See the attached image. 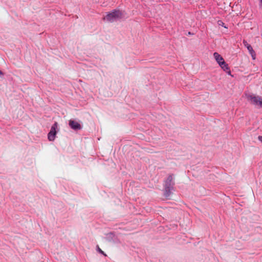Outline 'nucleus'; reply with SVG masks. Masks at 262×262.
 Here are the masks:
<instances>
[{"label": "nucleus", "mask_w": 262, "mask_h": 262, "mask_svg": "<svg viewBox=\"0 0 262 262\" xmlns=\"http://www.w3.org/2000/svg\"><path fill=\"white\" fill-rule=\"evenodd\" d=\"M2 75H3V73L1 71H0V76H1Z\"/></svg>", "instance_id": "f8f14e48"}, {"label": "nucleus", "mask_w": 262, "mask_h": 262, "mask_svg": "<svg viewBox=\"0 0 262 262\" xmlns=\"http://www.w3.org/2000/svg\"><path fill=\"white\" fill-rule=\"evenodd\" d=\"M246 97L248 101L252 104L262 108V98L260 96L254 94H248L246 95Z\"/></svg>", "instance_id": "f03ea898"}, {"label": "nucleus", "mask_w": 262, "mask_h": 262, "mask_svg": "<svg viewBox=\"0 0 262 262\" xmlns=\"http://www.w3.org/2000/svg\"><path fill=\"white\" fill-rule=\"evenodd\" d=\"M58 124L55 122L52 126L51 130L48 135V138L49 141H53L55 140V136L56 135V129L57 128Z\"/></svg>", "instance_id": "20e7f679"}, {"label": "nucleus", "mask_w": 262, "mask_h": 262, "mask_svg": "<svg viewBox=\"0 0 262 262\" xmlns=\"http://www.w3.org/2000/svg\"><path fill=\"white\" fill-rule=\"evenodd\" d=\"M122 13L119 10H114L105 16V19L109 21H114L116 18L121 16Z\"/></svg>", "instance_id": "7ed1b4c3"}, {"label": "nucleus", "mask_w": 262, "mask_h": 262, "mask_svg": "<svg viewBox=\"0 0 262 262\" xmlns=\"http://www.w3.org/2000/svg\"><path fill=\"white\" fill-rule=\"evenodd\" d=\"M218 24H219V25H221V26H224L225 28H226L225 26H224V23H223L222 21H218Z\"/></svg>", "instance_id": "9d476101"}, {"label": "nucleus", "mask_w": 262, "mask_h": 262, "mask_svg": "<svg viewBox=\"0 0 262 262\" xmlns=\"http://www.w3.org/2000/svg\"><path fill=\"white\" fill-rule=\"evenodd\" d=\"M258 139L259 141L261 142H262V136H259L258 137Z\"/></svg>", "instance_id": "9b49d317"}, {"label": "nucleus", "mask_w": 262, "mask_h": 262, "mask_svg": "<svg viewBox=\"0 0 262 262\" xmlns=\"http://www.w3.org/2000/svg\"><path fill=\"white\" fill-rule=\"evenodd\" d=\"M97 251L99 253L104 255V256H106V255L104 253V252L99 248V246H98V245L97 246Z\"/></svg>", "instance_id": "1a4fd4ad"}, {"label": "nucleus", "mask_w": 262, "mask_h": 262, "mask_svg": "<svg viewBox=\"0 0 262 262\" xmlns=\"http://www.w3.org/2000/svg\"><path fill=\"white\" fill-rule=\"evenodd\" d=\"M221 64L220 66L221 68L226 72L228 75H231L230 69L225 61H223L221 62Z\"/></svg>", "instance_id": "0eeeda50"}, {"label": "nucleus", "mask_w": 262, "mask_h": 262, "mask_svg": "<svg viewBox=\"0 0 262 262\" xmlns=\"http://www.w3.org/2000/svg\"><path fill=\"white\" fill-rule=\"evenodd\" d=\"M213 56L216 61V62L218 63L219 66L221 64V62L223 61H225L224 58L221 56V55H220L218 53L215 52L213 54Z\"/></svg>", "instance_id": "6e6552de"}, {"label": "nucleus", "mask_w": 262, "mask_h": 262, "mask_svg": "<svg viewBox=\"0 0 262 262\" xmlns=\"http://www.w3.org/2000/svg\"><path fill=\"white\" fill-rule=\"evenodd\" d=\"M243 42L245 47L247 48L250 54L251 55L252 59H255L256 58V53L251 46L249 45L246 40H244Z\"/></svg>", "instance_id": "39448f33"}, {"label": "nucleus", "mask_w": 262, "mask_h": 262, "mask_svg": "<svg viewBox=\"0 0 262 262\" xmlns=\"http://www.w3.org/2000/svg\"><path fill=\"white\" fill-rule=\"evenodd\" d=\"M174 185L173 175L169 174L165 180L164 184V195L166 197H168L171 194V191L173 190Z\"/></svg>", "instance_id": "f257e3e1"}, {"label": "nucleus", "mask_w": 262, "mask_h": 262, "mask_svg": "<svg viewBox=\"0 0 262 262\" xmlns=\"http://www.w3.org/2000/svg\"><path fill=\"white\" fill-rule=\"evenodd\" d=\"M69 125L72 129L75 130H80L82 128L81 125L78 122L73 120L69 121Z\"/></svg>", "instance_id": "423d86ee"}]
</instances>
